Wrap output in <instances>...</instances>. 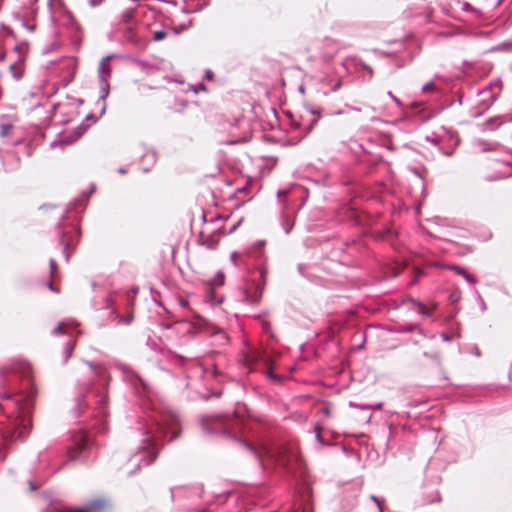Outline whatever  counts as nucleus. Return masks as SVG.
<instances>
[{"mask_svg": "<svg viewBox=\"0 0 512 512\" xmlns=\"http://www.w3.org/2000/svg\"><path fill=\"white\" fill-rule=\"evenodd\" d=\"M178 415L173 411H157L153 407V414H146L137 422L134 437L140 443L137 451L130 457L133 462V472L142 466L152 464L159 453L161 440L171 434L169 440L175 439L180 432Z\"/></svg>", "mask_w": 512, "mask_h": 512, "instance_id": "f257e3e1", "label": "nucleus"}, {"mask_svg": "<svg viewBox=\"0 0 512 512\" xmlns=\"http://www.w3.org/2000/svg\"><path fill=\"white\" fill-rule=\"evenodd\" d=\"M0 398L4 401L0 408L6 414V422L2 429V440L5 443L14 440H24L31 430V413L33 400L31 395L15 398L14 395L3 392Z\"/></svg>", "mask_w": 512, "mask_h": 512, "instance_id": "f03ea898", "label": "nucleus"}, {"mask_svg": "<svg viewBox=\"0 0 512 512\" xmlns=\"http://www.w3.org/2000/svg\"><path fill=\"white\" fill-rule=\"evenodd\" d=\"M93 398L95 402L94 411L91 414L94 417L99 418V424L97 427L98 432L105 431L104 418L108 415L107 411V394L104 387L88 388L87 391L75 399L74 406L71 408V415L74 419H78L86 411L88 402Z\"/></svg>", "mask_w": 512, "mask_h": 512, "instance_id": "7ed1b4c3", "label": "nucleus"}, {"mask_svg": "<svg viewBox=\"0 0 512 512\" xmlns=\"http://www.w3.org/2000/svg\"><path fill=\"white\" fill-rule=\"evenodd\" d=\"M201 425L205 433L237 438V432L242 429V421L235 413L233 415H209L202 417Z\"/></svg>", "mask_w": 512, "mask_h": 512, "instance_id": "20e7f679", "label": "nucleus"}, {"mask_svg": "<svg viewBox=\"0 0 512 512\" xmlns=\"http://www.w3.org/2000/svg\"><path fill=\"white\" fill-rule=\"evenodd\" d=\"M265 241H257L253 247L248 251V256L254 258L258 264V279H254L255 285L253 292L246 289L244 291L245 300L251 304H256L262 297L263 290L266 284V275L268 273L267 267L264 265L265 256L263 253V247Z\"/></svg>", "mask_w": 512, "mask_h": 512, "instance_id": "39448f33", "label": "nucleus"}, {"mask_svg": "<svg viewBox=\"0 0 512 512\" xmlns=\"http://www.w3.org/2000/svg\"><path fill=\"white\" fill-rule=\"evenodd\" d=\"M123 55L120 54H110L104 58L99 63L98 67V78H99V86H100V100H105L109 95V78L111 74L110 61L115 58H123Z\"/></svg>", "mask_w": 512, "mask_h": 512, "instance_id": "423d86ee", "label": "nucleus"}, {"mask_svg": "<svg viewBox=\"0 0 512 512\" xmlns=\"http://www.w3.org/2000/svg\"><path fill=\"white\" fill-rule=\"evenodd\" d=\"M502 92V81L499 78L493 79L489 85L479 92L481 96L480 105L488 109L500 96Z\"/></svg>", "mask_w": 512, "mask_h": 512, "instance_id": "0eeeda50", "label": "nucleus"}, {"mask_svg": "<svg viewBox=\"0 0 512 512\" xmlns=\"http://www.w3.org/2000/svg\"><path fill=\"white\" fill-rule=\"evenodd\" d=\"M109 506V501L104 497L90 500L84 507L66 508L55 506L56 512H99Z\"/></svg>", "mask_w": 512, "mask_h": 512, "instance_id": "6e6552de", "label": "nucleus"}, {"mask_svg": "<svg viewBox=\"0 0 512 512\" xmlns=\"http://www.w3.org/2000/svg\"><path fill=\"white\" fill-rule=\"evenodd\" d=\"M73 447L78 450V454L76 456H72L74 459H79L81 461H86L87 457L85 455V451L88 450L92 445V440L90 439L89 434L85 430H79L72 436Z\"/></svg>", "mask_w": 512, "mask_h": 512, "instance_id": "1a4fd4ad", "label": "nucleus"}, {"mask_svg": "<svg viewBox=\"0 0 512 512\" xmlns=\"http://www.w3.org/2000/svg\"><path fill=\"white\" fill-rule=\"evenodd\" d=\"M57 229L59 230V242L63 246V254L67 262L70 259V253L68 249L71 245H74L79 240L80 231L77 226L73 225L70 233L62 231V224L58 222Z\"/></svg>", "mask_w": 512, "mask_h": 512, "instance_id": "9d476101", "label": "nucleus"}, {"mask_svg": "<svg viewBox=\"0 0 512 512\" xmlns=\"http://www.w3.org/2000/svg\"><path fill=\"white\" fill-rule=\"evenodd\" d=\"M265 453L281 466H288L291 461L297 459V453L292 449L281 447L277 450L265 448Z\"/></svg>", "mask_w": 512, "mask_h": 512, "instance_id": "9b49d317", "label": "nucleus"}, {"mask_svg": "<svg viewBox=\"0 0 512 512\" xmlns=\"http://www.w3.org/2000/svg\"><path fill=\"white\" fill-rule=\"evenodd\" d=\"M506 122H512V117L508 115L491 117L482 124L481 129L482 131H493Z\"/></svg>", "mask_w": 512, "mask_h": 512, "instance_id": "f8f14e48", "label": "nucleus"}, {"mask_svg": "<svg viewBox=\"0 0 512 512\" xmlns=\"http://www.w3.org/2000/svg\"><path fill=\"white\" fill-rule=\"evenodd\" d=\"M237 228V225H233L228 231L225 229V227H217L213 230L210 231V238L206 239L203 241V244L206 245L207 247L209 248H213L215 243H216V240H213V237H214V234H219V235H226V234H231L233 233Z\"/></svg>", "mask_w": 512, "mask_h": 512, "instance_id": "ddd939ff", "label": "nucleus"}, {"mask_svg": "<svg viewBox=\"0 0 512 512\" xmlns=\"http://www.w3.org/2000/svg\"><path fill=\"white\" fill-rule=\"evenodd\" d=\"M131 67L136 71H143L147 74H152L158 70V67L154 64H149L141 60H132L130 61Z\"/></svg>", "mask_w": 512, "mask_h": 512, "instance_id": "4468645a", "label": "nucleus"}, {"mask_svg": "<svg viewBox=\"0 0 512 512\" xmlns=\"http://www.w3.org/2000/svg\"><path fill=\"white\" fill-rule=\"evenodd\" d=\"M14 131L13 124L7 119L3 118L0 120V138L3 140L8 139Z\"/></svg>", "mask_w": 512, "mask_h": 512, "instance_id": "2eb2a0df", "label": "nucleus"}, {"mask_svg": "<svg viewBox=\"0 0 512 512\" xmlns=\"http://www.w3.org/2000/svg\"><path fill=\"white\" fill-rule=\"evenodd\" d=\"M474 146L480 152L496 151L500 147L498 143L487 142L485 140H476Z\"/></svg>", "mask_w": 512, "mask_h": 512, "instance_id": "dca6fc26", "label": "nucleus"}, {"mask_svg": "<svg viewBox=\"0 0 512 512\" xmlns=\"http://www.w3.org/2000/svg\"><path fill=\"white\" fill-rule=\"evenodd\" d=\"M102 314L98 316V318H101L102 316H107L108 319L114 320L118 317L116 314L114 308L112 307V299L111 297H107L105 301V305L103 308H101Z\"/></svg>", "mask_w": 512, "mask_h": 512, "instance_id": "f3484780", "label": "nucleus"}, {"mask_svg": "<svg viewBox=\"0 0 512 512\" xmlns=\"http://www.w3.org/2000/svg\"><path fill=\"white\" fill-rule=\"evenodd\" d=\"M246 364L251 367L252 365L258 363V362H264L266 365H268V360L263 359L262 356L257 352H251L249 353L245 358ZM250 371H252V368H250Z\"/></svg>", "mask_w": 512, "mask_h": 512, "instance_id": "a211bd4d", "label": "nucleus"}, {"mask_svg": "<svg viewBox=\"0 0 512 512\" xmlns=\"http://www.w3.org/2000/svg\"><path fill=\"white\" fill-rule=\"evenodd\" d=\"M281 226L284 229L285 233L288 234L292 230L294 226V221L287 214H282L281 216Z\"/></svg>", "mask_w": 512, "mask_h": 512, "instance_id": "6ab92c4d", "label": "nucleus"}, {"mask_svg": "<svg viewBox=\"0 0 512 512\" xmlns=\"http://www.w3.org/2000/svg\"><path fill=\"white\" fill-rule=\"evenodd\" d=\"M206 299L211 304H219L222 302L221 297L217 295V293L212 289V287H209L206 294Z\"/></svg>", "mask_w": 512, "mask_h": 512, "instance_id": "aec40b11", "label": "nucleus"}, {"mask_svg": "<svg viewBox=\"0 0 512 512\" xmlns=\"http://www.w3.org/2000/svg\"><path fill=\"white\" fill-rule=\"evenodd\" d=\"M224 273L219 271L217 274L211 279L210 281V287H216V286H222L224 284Z\"/></svg>", "mask_w": 512, "mask_h": 512, "instance_id": "412c9836", "label": "nucleus"}, {"mask_svg": "<svg viewBox=\"0 0 512 512\" xmlns=\"http://www.w3.org/2000/svg\"><path fill=\"white\" fill-rule=\"evenodd\" d=\"M74 346H75V342H74V341H72V340L68 341V342L65 344V346H64V350H63V353H64V362H66V361L70 358V356H71V354H72V352H73Z\"/></svg>", "mask_w": 512, "mask_h": 512, "instance_id": "4be33fe9", "label": "nucleus"}, {"mask_svg": "<svg viewBox=\"0 0 512 512\" xmlns=\"http://www.w3.org/2000/svg\"><path fill=\"white\" fill-rule=\"evenodd\" d=\"M410 301L417 306L418 312L420 314L428 316V317L432 315V312L429 309H427L423 303L418 302L414 299H410Z\"/></svg>", "mask_w": 512, "mask_h": 512, "instance_id": "5701e85b", "label": "nucleus"}, {"mask_svg": "<svg viewBox=\"0 0 512 512\" xmlns=\"http://www.w3.org/2000/svg\"><path fill=\"white\" fill-rule=\"evenodd\" d=\"M310 113H311L312 115H316L317 117H316V118H314V119L310 122V124H309V126H308V128H307V130H306L305 135H307L308 133H310V131L313 129V127L317 124L318 119L320 118V115H321V110L311 109V110H310Z\"/></svg>", "mask_w": 512, "mask_h": 512, "instance_id": "b1692460", "label": "nucleus"}, {"mask_svg": "<svg viewBox=\"0 0 512 512\" xmlns=\"http://www.w3.org/2000/svg\"><path fill=\"white\" fill-rule=\"evenodd\" d=\"M68 327H70V323H66V322L58 323V325L53 330V334L58 335V334L69 333L66 330V328H68Z\"/></svg>", "mask_w": 512, "mask_h": 512, "instance_id": "393cba45", "label": "nucleus"}, {"mask_svg": "<svg viewBox=\"0 0 512 512\" xmlns=\"http://www.w3.org/2000/svg\"><path fill=\"white\" fill-rule=\"evenodd\" d=\"M87 364L93 369L94 374L96 376H98L101 379V381H103L104 378H105V370H104V368L101 367V366H95V365H93L90 362H87Z\"/></svg>", "mask_w": 512, "mask_h": 512, "instance_id": "a878e982", "label": "nucleus"}, {"mask_svg": "<svg viewBox=\"0 0 512 512\" xmlns=\"http://www.w3.org/2000/svg\"><path fill=\"white\" fill-rule=\"evenodd\" d=\"M230 259L236 267H239L243 264V256L238 252H232L230 255Z\"/></svg>", "mask_w": 512, "mask_h": 512, "instance_id": "bb28decb", "label": "nucleus"}, {"mask_svg": "<svg viewBox=\"0 0 512 512\" xmlns=\"http://www.w3.org/2000/svg\"><path fill=\"white\" fill-rule=\"evenodd\" d=\"M53 455L54 453L49 450L40 452L38 456L39 463L44 464Z\"/></svg>", "mask_w": 512, "mask_h": 512, "instance_id": "cd10ccee", "label": "nucleus"}, {"mask_svg": "<svg viewBox=\"0 0 512 512\" xmlns=\"http://www.w3.org/2000/svg\"><path fill=\"white\" fill-rule=\"evenodd\" d=\"M95 190H96L95 185H91L90 193L89 194H82L81 198L77 199L75 201L74 205H83V202H85L88 199L89 195L94 193Z\"/></svg>", "mask_w": 512, "mask_h": 512, "instance_id": "c85d7f7f", "label": "nucleus"}, {"mask_svg": "<svg viewBox=\"0 0 512 512\" xmlns=\"http://www.w3.org/2000/svg\"><path fill=\"white\" fill-rule=\"evenodd\" d=\"M167 33L164 30L153 32L152 38L154 41H161L166 37Z\"/></svg>", "mask_w": 512, "mask_h": 512, "instance_id": "c756f323", "label": "nucleus"}, {"mask_svg": "<svg viewBox=\"0 0 512 512\" xmlns=\"http://www.w3.org/2000/svg\"><path fill=\"white\" fill-rule=\"evenodd\" d=\"M435 90V83L433 81L425 84L423 87H422V92L423 93H429V92H432Z\"/></svg>", "mask_w": 512, "mask_h": 512, "instance_id": "7c9ffc66", "label": "nucleus"}, {"mask_svg": "<svg viewBox=\"0 0 512 512\" xmlns=\"http://www.w3.org/2000/svg\"><path fill=\"white\" fill-rule=\"evenodd\" d=\"M49 267H50V276L54 277V274L57 270V263H56L55 259L51 258L49 260Z\"/></svg>", "mask_w": 512, "mask_h": 512, "instance_id": "2f4dec72", "label": "nucleus"}, {"mask_svg": "<svg viewBox=\"0 0 512 512\" xmlns=\"http://www.w3.org/2000/svg\"><path fill=\"white\" fill-rule=\"evenodd\" d=\"M321 431H322V427H321L319 424H317V425L315 426V433H316V434H315V437H316V439H317V441H318L319 443L323 444V438H322V436H321Z\"/></svg>", "mask_w": 512, "mask_h": 512, "instance_id": "473e14b6", "label": "nucleus"}, {"mask_svg": "<svg viewBox=\"0 0 512 512\" xmlns=\"http://www.w3.org/2000/svg\"><path fill=\"white\" fill-rule=\"evenodd\" d=\"M143 157L151 164L155 162V154L152 151H147Z\"/></svg>", "mask_w": 512, "mask_h": 512, "instance_id": "72a5a7b5", "label": "nucleus"}, {"mask_svg": "<svg viewBox=\"0 0 512 512\" xmlns=\"http://www.w3.org/2000/svg\"><path fill=\"white\" fill-rule=\"evenodd\" d=\"M349 405L351 407H354V408H357V409H360V410H368L369 409V405H366V404H359V403L350 402Z\"/></svg>", "mask_w": 512, "mask_h": 512, "instance_id": "f704fd0d", "label": "nucleus"}, {"mask_svg": "<svg viewBox=\"0 0 512 512\" xmlns=\"http://www.w3.org/2000/svg\"><path fill=\"white\" fill-rule=\"evenodd\" d=\"M465 280L471 284H475L476 283V279L472 276V275H469L467 272H465V274L462 275Z\"/></svg>", "mask_w": 512, "mask_h": 512, "instance_id": "c9c22d12", "label": "nucleus"}, {"mask_svg": "<svg viewBox=\"0 0 512 512\" xmlns=\"http://www.w3.org/2000/svg\"><path fill=\"white\" fill-rule=\"evenodd\" d=\"M450 269H451V270H453V271H455L457 274H459V275H461V276H462L463 274H465V272H466V271H465L462 267H460V266H451V267H450Z\"/></svg>", "mask_w": 512, "mask_h": 512, "instance_id": "e433bc0d", "label": "nucleus"}, {"mask_svg": "<svg viewBox=\"0 0 512 512\" xmlns=\"http://www.w3.org/2000/svg\"><path fill=\"white\" fill-rule=\"evenodd\" d=\"M370 498L377 505V507L379 509V512H383V509H382V506H381V503H380L379 499L375 495H371Z\"/></svg>", "mask_w": 512, "mask_h": 512, "instance_id": "4c0bfd02", "label": "nucleus"}, {"mask_svg": "<svg viewBox=\"0 0 512 512\" xmlns=\"http://www.w3.org/2000/svg\"><path fill=\"white\" fill-rule=\"evenodd\" d=\"M388 96L396 103L398 107L402 106L401 101L396 96H394L391 91L388 92Z\"/></svg>", "mask_w": 512, "mask_h": 512, "instance_id": "58836bf2", "label": "nucleus"}, {"mask_svg": "<svg viewBox=\"0 0 512 512\" xmlns=\"http://www.w3.org/2000/svg\"><path fill=\"white\" fill-rule=\"evenodd\" d=\"M267 377L272 379L273 381H278L279 377L271 370L267 372Z\"/></svg>", "mask_w": 512, "mask_h": 512, "instance_id": "ea45409f", "label": "nucleus"}, {"mask_svg": "<svg viewBox=\"0 0 512 512\" xmlns=\"http://www.w3.org/2000/svg\"><path fill=\"white\" fill-rule=\"evenodd\" d=\"M342 87V81L338 80L332 87L331 91L336 92Z\"/></svg>", "mask_w": 512, "mask_h": 512, "instance_id": "a19ab883", "label": "nucleus"}, {"mask_svg": "<svg viewBox=\"0 0 512 512\" xmlns=\"http://www.w3.org/2000/svg\"><path fill=\"white\" fill-rule=\"evenodd\" d=\"M40 484H36L34 481H29V488L31 491H35L39 488Z\"/></svg>", "mask_w": 512, "mask_h": 512, "instance_id": "79ce46f5", "label": "nucleus"}, {"mask_svg": "<svg viewBox=\"0 0 512 512\" xmlns=\"http://www.w3.org/2000/svg\"><path fill=\"white\" fill-rule=\"evenodd\" d=\"M383 408V403H377V404H374V405H369V409H373V410H381Z\"/></svg>", "mask_w": 512, "mask_h": 512, "instance_id": "37998d69", "label": "nucleus"}, {"mask_svg": "<svg viewBox=\"0 0 512 512\" xmlns=\"http://www.w3.org/2000/svg\"><path fill=\"white\" fill-rule=\"evenodd\" d=\"M205 78H206L207 80H213V78H214V73H213L211 70H207V71L205 72Z\"/></svg>", "mask_w": 512, "mask_h": 512, "instance_id": "c03bdc74", "label": "nucleus"}, {"mask_svg": "<svg viewBox=\"0 0 512 512\" xmlns=\"http://www.w3.org/2000/svg\"><path fill=\"white\" fill-rule=\"evenodd\" d=\"M103 0H89V4L91 7L98 6Z\"/></svg>", "mask_w": 512, "mask_h": 512, "instance_id": "a18cd8bd", "label": "nucleus"}, {"mask_svg": "<svg viewBox=\"0 0 512 512\" xmlns=\"http://www.w3.org/2000/svg\"><path fill=\"white\" fill-rule=\"evenodd\" d=\"M245 445H246V447H247L250 451H252V452L256 455V457H258V458L260 459V456H259L258 452H256V451L254 450V448H253L250 444H247V443H246Z\"/></svg>", "mask_w": 512, "mask_h": 512, "instance_id": "49530a36", "label": "nucleus"}, {"mask_svg": "<svg viewBox=\"0 0 512 512\" xmlns=\"http://www.w3.org/2000/svg\"><path fill=\"white\" fill-rule=\"evenodd\" d=\"M226 498H227V496H226V495H219V496L217 497V501H218L219 503H224V502L226 501Z\"/></svg>", "mask_w": 512, "mask_h": 512, "instance_id": "de8ad7c7", "label": "nucleus"}, {"mask_svg": "<svg viewBox=\"0 0 512 512\" xmlns=\"http://www.w3.org/2000/svg\"><path fill=\"white\" fill-rule=\"evenodd\" d=\"M298 270H299V272H300L302 275H304V271H303V270H304V265H303V264H299V265H298Z\"/></svg>", "mask_w": 512, "mask_h": 512, "instance_id": "09e8293b", "label": "nucleus"}, {"mask_svg": "<svg viewBox=\"0 0 512 512\" xmlns=\"http://www.w3.org/2000/svg\"><path fill=\"white\" fill-rule=\"evenodd\" d=\"M117 367L119 368V370H121L123 372L124 375L126 374V367H125V365H119Z\"/></svg>", "mask_w": 512, "mask_h": 512, "instance_id": "8fccbe9b", "label": "nucleus"}, {"mask_svg": "<svg viewBox=\"0 0 512 512\" xmlns=\"http://www.w3.org/2000/svg\"><path fill=\"white\" fill-rule=\"evenodd\" d=\"M219 221H222V218L220 216L216 217L215 219H212L210 224H213V223H216V222H219Z\"/></svg>", "mask_w": 512, "mask_h": 512, "instance_id": "3c124183", "label": "nucleus"}, {"mask_svg": "<svg viewBox=\"0 0 512 512\" xmlns=\"http://www.w3.org/2000/svg\"><path fill=\"white\" fill-rule=\"evenodd\" d=\"M134 378H136V375H134V374L130 371V378H129L130 384H131V383H134Z\"/></svg>", "mask_w": 512, "mask_h": 512, "instance_id": "603ef678", "label": "nucleus"}, {"mask_svg": "<svg viewBox=\"0 0 512 512\" xmlns=\"http://www.w3.org/2000/svg\"><path fill=\"white\" fill-rule=\"evenodd\" d=\"M180 305H181L182 307H186V306L188 305V302H187L186 300H184V299H181V300H180Z\"/></svg>", "mask_w": 512, "mask_h": 512, "instance_id": "864d4df0", "label": "nucleus"}, {"mask_svg": "<svg viewBox=\"0 0 512 512\" xmlns=\"http://www.w3.org/2000/svg\"><path fill=\"white\" fill-rule=\"evenodd\" d=\"M118 172H119L120 174H126V173H127V170H126V168H125V167H121V168H119Z\"/></svg>", "mask_w": 512, "mask_h": 512, "instance_id": "5fc2aeb1", "label": "nucleus"}, {"mask_svg": "<svg viewBox=\"0 0 512 512\" xmlns=\"http://www.w3.org/2000/svg\"><path fill=\"white\" fill-rule=\"evenodd\" d=\"M286 193L287 192L285 190H280V191H278V196L280 197V196L286 195Z\"/></svg>", "mask_w": 512, "mask_h": 512, "instance_id": "6e6d98bb", "label": "nucleus"}, {"mask_svg": "<svg viewBox=\"0 0 512 512\" xmlns=\"http://www.w3.org/2000/svg\"><path fill=\"white\" fill-rule=\"evenodd\" d=\"M47 287H48L50 290L54 291V286H53V284H52L51 282H49V283L47 284Z\"/></svg>", "mask_w": 512, "mask_h": 512, "instance_id": "4d7b16f0", "label": "nucleus"}, {"mask_svg": "<svg viewBox=\"0 0 512 512\" xmlns=\"http://www.w3.org/2000/svg\"><path fill=\"white\" fill-rule=\"evenodd\" d=\"M198 88H199L200 90H203V91H205V90H206V87H205V85H204V84H199V85H198Z\"/></svg>", "mask_w": 512, "mask_h": 512, "instance_id": "13d9d810", "label": "nucleus"}, {"mask_svg": "<svg viewBox=\"0 0 512 512\" xmlns=\"http://www.w3.org/2000/svg\"><path fill=\"white\" fill-rule=\"evenodd\" d=\"M413 172L419 179H422L421 175L415 169H413Z\"/></svg>", "mask_w": 512, "mask_h": 512, "instance_id": "bf43d9fd", "label": "nucleus"}, {"mask_svg": "<svg viewBox=\"0 0 512 512\" xmlns=\"http://www.w3.org/2000/svg\"><path fill=\"white\" fill-rule=\"evenodd\" d=\"M296 512H311L308 508H303L301 511H296Z\"/></svg>", "mask_w": 512, "mask_h": 512, "instance_id": "052dcab7", "label": "nucleus"}, {"mask_svg": "<svg viewBox=\"0 0 512 512\" xmlns=\"http://www.w3.org/2000/svg\"><path fill=\"white\" fill-rule=\"evenodd\" d=\"M323 412H324L326 415H329V414H330V411H329V409H328V408H325V409L323 410Z\"/></svg>", "mask_w": 512, "mask_h": 512, "instance_id": "680f3d73", "label": "nucleus"}, {"mask_svg": "<svg viewBox=\"0 0 512 512\" xmlns=\"http://www.w3.org/2000/svg\"><path fill=\"white\" fill-rule=\"evenodd\" d=\"M457 297L455 295H451V300L456 301Z\"/></svg>", "mask_w": 512, "mask_h": 512, "instance_id": "e2e57ef3", "label": "nucleus"}, {"mask_svg": "<svg viewBox=\"0 0 512 512\" xmlns=\"http://www.w3.org/2000/svg\"><path fill=\"white\" fill-rule=\"evenodd\" d=\"M127 17H128V14L127 13H123V19L126 20Z\"/></svg>", "mask_w": 512, "mask_h": 512, "instance_id": "0e129e2a", "label": "nucleus"}, {"mask_svg": "<svg viewBox=\"0 0 512 512\" xmlns=\"http://www.w3.org/2000/svg\"><path fill=\"white\" fill-rule=\"evenodd\" d=\"M137 290L138 289L130 288V291L135 292V293L137 292Z\"/></svg>", "mask_w": 512, "mask_h": 512, "instance_id": "69168bd1", "label": "nucleus"}, {"mask_svg": "<svg viewBox=\"0 0 512 512\" xmlns=\"http://www.w3.org/2000/svg\"><path fill=\"white\" fill-rule=\"evenodd\" d=\"M14 76L17 78V79H20L21 75H16L14 74Z\"/></svg>", "mask_w": 512, "mask_h": 512, "instance_id": "338daca9", "label": "nucleus"}, {"mask_svg": "<svg viewBox=\"0 0 512 512\" xmlns=\"http://www.w3.org/2000/svg\"><path fill=\"white\" fill-rule=\"evenodd\" d=\"M14 67H15V64H11V65H10V68H11V69H14Z\"/></svg>", "mask_w": 512, "mask_h": 512, "instance_id": "774afa93", "label": "nucleus"}]
</instances>
